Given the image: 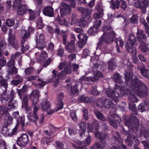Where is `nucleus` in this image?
<instances>
[{
	"mask_svg": "<svg viewBox=\"0 0 149 149\" xmlns=\"http://www.w3.org/2000/svg\"><path fill=\"white\" fill-rule=\"evenodd\" d=\"M129 90L130 92L129 94L128 99L129 103H136L138 100L135 95L139 96H143L147 93V86L138 78L135 77L129 85Z\"/></svg>",
	"mask_w": 149,
	"mask_h": 149,
	"instance_id": "obj_1",
	"label": "nucleus"
},
{
	"mask_svg": "<svg viewBox=\"0 0 149 149\" xmlns=\"http://www.w3.org/2000/svg\"><path fill=\"white\" fill-rule=\"evenodd\" d=\"M129 104L130 109L132 110L133 112L131 113V115L125 116L126 120L125 121V124L126 126L130 127L133 131H137L139 126V121L136 117L132 115L137 114L136 107L134 103H129Z\"/></svg>",
	"mask_w": 149,
	"mask_h": 149,
	"instance_id": "obj_2",
	"label": "nucleus"
},
{
	"mask_svg": "<svg viewBox=\"0 0 149 149\" xmlns=\"http://www.w3.org/2000/svg\"><path fill=\"white\" fill-rule=\"evenodd\" d=\"M17 92L19 98L22 100V107L27 109L28 107V96L24 94L26 92V89L23 87L21 89H17Z\"/></svg>",
	"mask_w": 149,
	"mask_h": 149,
	"instance_id": "obj_3",
	"label": "nucleus"
},
{
	"mask_svg": "<svg viewBox=\"0 0 149 149\" xmlns=\"http://www.w3.org/2000/svg\"><path fill=\"white\" fill-rule=\"evenodd\" d=\"M113 9L117 8L118 9L120 7V8L124 11H125L127 7L126 2L124 0H116L113 3L111 6Z\"/></svg>",
	"mask_w": 149,
	"mask_h": 149,
	"instance_id": "obj_4",
	"label": "nucleus"
},
{
	"mask_svg": "<svg viewBox=\"0 0 149 149\" xmlns=\"http://www.w3.org/2000/svg\"><path fill=\"white\" fill-rule=\"evenodd\" d=\"M112 135L116 145L113 146L110 149H120L121 147L119 145L122 143L123 141L122 138L120 137L118 132L117 131L113 132Z\"/></svg>",
	"mask_w": 149,
	"mask_h": 149,
	"instance_id": "obj_5",
	"label": "nucleus"
},
{
	"mask_svg": "<svg viewBox=\"0 0 149 149\" xmlns=\"http://www.w3.org/2000/svg\"><path fill=\"white\" fill-rule=\"evenodd\" d=\"M60 14L62 17L69 14L71 12L70 6L64 2L61 3L60 6Z\"/></svg>",
	"mask_w": 149,
	"mask_h": 149,
	"instance_id": "obj_6",
	"label": "nucleus"
},
{
	"mask_svg": "<svg viewBox=\"0 0 149 149\" xmlns=\"http://www.w3.org/2000/svg\"><path fill=\"white\" fill-rule=\"evenodd\" d=\"M129 88H128L118 86L115 88L114 92L117 96L122 97L124 95L128 94L130 93L131 91L129 90Z\"/></svg>",
	"mask_w": 149,
	"mask_h": 149,
	"instance_id": "obj_7",
	"label": "nucleus"
},
{
	"mask_svg": "<svg viewBox=\"0 0 149 149\" xmlns=\"http://www.w3.org/2000/svg\"><path fill=\"white\" fill-rule=\"evenodd\" d=\"M35 40L37 43L36 48L41 51L43 50L45 46V37L43 34H40L39 36L38 39L37 37L35 38Z\"/></svg>",
	"mask_w": 149,
	"mask_h": 149,
	"instance_id": "obj_8",
	"label": "nucleus"
},
{
	"mask_svg": "<svg viewBox=\"0 0 149 149\" xmlns=\"http://www.w3.org/2000/svg\"><path fill=\"white\" fill-rule=\"evenodd\" d=\"M29 141L28 135L26 134H23L18 138L17 142L18 146L22 147L26 145Z\"/></svg>",
	"mask_w": 149,
	"mask_h": 149,
	"instance_id": "obj_9",
	"label": "nucleus"
},
{
	"mask_svg": "<svg viewBox=\"0 0 149 149\" xmlns=\"http://www.w3.org/2000/svg\"><path fill=\"white\" fill-rule=\"evenodd\" d=\"M137 68L140 71V74L143 77L149 79V70L146 68L144 65H138Z\"/></svg>",
	"mask_w": 149,
	"mask_h": 149,
	"instance_id": "obj_10",
	"label": "nucleus"
},
{
	"mask_svg": "<svg viewBox=\"0 0 149 149\" xmlns=\"http://www.w3.org/2000/svg\"><path fill=\"white\" fill-rule=\"evenodd\" d=\"M39 91L38 90H35L32 92L29 96L32 103H36L39 102Z\"/></svg>",
	"mask_w": 149,
	"mask_h": 149,
	"instance_id": "obj_11",
	"label": "nucleus"
},
{
	"mask_svg": "<svg viewBox=\"0 0 149 149\" xmlns=\"http://www.w3.org/2000/svg\"><path fill=\"white\" fill-rule=\"evenodd\" d=\"M112 34L111 35L107 34L106 35H102L101 37V39L106 43H110L112 42L114 39L116 34L114 32H111Z\"/></svg>",
	"mask_w": 149,
	"mask_h": 149,
	"instance_id": "obj_12",
	"label": "nucleus"
},
{
	"mask_svg": "<svg viewBox=\"0 0 149 149\" xmlns=\"http://www.w3.org/2000/svg\"><path fill=\"white\" fill-rule=\"evenodd\" d=\"M130 72H127L126 74H124V75L126 83L127 84L130 81V84L132 81L135 78V77L137 78L135 76H133V69L132 66L130 67Z\"/></svg>",
	"mask_w": 149,
	"mask_h": 149,
	"instance_id": "obj_13",
	"label": "nucleus"
},
{
	"mask_svg": "<svg viewBox=\"0 0 149 149\" xmlns=\"http://www.w3.org/2000/svg\"><path fill=\"white\" fill-rule=\"evenodd\" d=\"M17 130V128L15 127L10 132H9V130L7 127L6 126H4L2 128L1 132L5 136H11L15 134Z\"/></svg>",
	"mask_w": 149,
	"mask_h": 149,
	"instance_id": "obj_14",
	"label": "nucleus"
},
{
	"mask_svg": "<svg viewBox=\"0 0 149 149\" xmlns=\"http://www.w3.org/2000/svg\"><path fill=\"white\" fill-rule=\"evenodd\" d=\"M137 39L134 35L131 33L129 36L127 40L125 46L128 47L129 46H134L136 43Z\"/></svg>",
	"mask_w": 149,
	"mask_h": 149,
	"instance_id": "obj_15",
	"label": "nucleus"
},
{
	"mask_svg": "<svg viewBox=\"0 0 149 149\" xmlns=\"http://www.w3.org/2000/svg\"><path fill=\"white\" fill-rule=\"evenodd\" d=\"M13 116L15 119H16L17 122V126L18 124L20 123L23 127L24 126L25 124L24 117L22 116L20 117L19 115V113L18 111H16L13 113Z\"/></svg>",
	"mask_w": 149,
	"mask_h": 149,
	"instance_id": "obj_16",
	"label": "nucleus"
},
{
	"mask_svg": "<svg viewBox=\"0 0 149 149\" xmlns=\"http://www.w3.org/2000/svg\"><path fill=\"white\" fill-rule=\"evenodd\" d=\"M72 69L70 64L68 63L65 68L64 70L58 73V76L61 78H63L64 76L71 72Z\"/></svg>",
	"mask_w": 149,
	"mask_h": 149,
	"instance_id": "obj_17",
	"label": "nucleus"
},
{
	"mask_svg": "<svg viewBox=\"0 0 149 149\" xmlns=\"http://www.w3.org/2000/svg\"><path fill=\"white\" fill-rule=\"evenodd\" d=\"M42 13L45 15L52 17L54 15V9L51 6H47L43 8Z\"/></svg>",
	"mask_w": 149,
	"mask_h": 149,
	"instance_id": "obj_18",
	"label": "nucleus"
},
{
	"mask_svg": "<svg viewBox=\"0 0 149 149\" xmlns=\"http://www.w3.org/2000/svg\"><path fill=\"white\" fill-rule=\"evenodd\" d=\"M65 49L69 53L75 52L76 49L74 43L72 41L68 42L65 46Z\"/></svg>",
	"mask_w": 149,
	"mask_h": 149,
	"instance_id": "obj_19",
	"label": "nucleus"
},
{
	"mask_svg": "<svg viewBox=\"0 0 149 149\" xmlns=\"http://www.w3.org/2000/svg\"><path fill=\"white\" fill-rule=\"evenodd\" d=\"M34 31V29L31 26H29L28 31L26 32L22 38V43L25 42L27 39L30 37L31 33Z\"/></svg>",
	"mask_w": 149,
	"mask_h": 149,
	"instance_id": "obj_20",
	"label": "nucleus"
},
{
	"mask_svg": "<svg viewBox=\"0 0 149 149\" xmlns=\"http://www.w3.org/2000/svg\"><path fill=\"white\" fill-rule=\"evenodd\" d=\"M52 73L53 74L54 77L50 80L48 82H54L53 85L54 86H56L57 85L59 82V78H61L59 77L58 74V77L57 76V72L55 70H53L52 71Z\"/></svg>",
	"mask_w": 149,
	"mask_h": 149,
	"instance_id": "obj_21",
	"label": "nucleus"
},
{
	"mask_svg": "<svg viewBox=\"0 0 149 149\" xmlns=\"http://www.w3.org/2000/svg\"><path fill=\"white\" fill-rule=\"evenodd\" d=\"M136 36L139 42H143V40H146V35L143 34V30H140L137 29Z\"/></svg>",
	"mask_w": 149,
	"mask_h": 149,
	"instance_id": "obj_22",
	"label": "nucleus"
},
{
	"mask_svg": "<svg viewBox=\"0 0 149 149\" xmlns=\"http://www.w3.org/2000/svg\"><path fill=\"white\" fill-rule=\"evenodd\" d=\"M27 117L29 120L37 124V120H38L39 118L37 113H29L28 114Z\"/></svg>",
	"mask_w": 149,
	"mask_h": 149,
	"instance_id": "obj_23",
	"label": "nucleus"
},
{
	"mask_svg": "<svg viewBox=\"0 0 149 149\" xmlns=\"http://www.w3.org/2000/svg\"><path fill=\"white\" fill-rule=\"evenodd\" d=\"M63 93H59L57 97L58 101L57 102V106L58 110H60L63 108V104L62 101L63 98Z\"/></svg>",
	"mask_w": 149,
	"mask_h": 149,
	"instance_id": "obj_24",
	"label": "nucleus"
},
{
	"mask_svg": "<svg viewBox=\"0 0 149 149\" xmlns=\"http://www.w3.org/2000/svg\"><path fill=\"white\" fill-rule=\"evenodd\" d=\"M27 10L25 5L22 4L18 6L17 9V13L18 15H22L24 14Z\"/></svg>",
	"mask_w": 149,
	"mask_h": 149,
	"instance_id": "obj_25",
	"label": "nucleus"
},
{
	"mask_svg": "<svg viewBox=\"0 0 149 149\" xmlns=\"http://www.w3.org/2000/svg\"><path fill=\"white\" fill-rule=\"evenodd\" d=\"M80 129V136L82 137L83 135L84 134L85 130L86 129V124L84 122H81L78 125Z\"/></svg>",
	"mask_w": 149,
	"mask_h": 149,
	"instance_id": "obj_26",
	"label": "nucleus"
},
{
	"mask_svg": "<svg viewBox=\"0 0 149 149\" xmlns=\"http://www.w3.org/2000/svg\"><path fill=\"white\" fill-rule=\"evenodd\" d=\"M140 132L141 135H143L149 142V130L143 127L141 128Z\"/></svg>",
	"mask_w": 149,
	"mask_h": 149,
	"instance_id": "obj_27",
	"label": "nucleus"
},
{
	"mask_svg": "<svg viewBox=\"0 0 149 149\" xmlns=\"http://www.w3.org/2000/svg\"><path fill=\"white\" fill-rule=\"evenodd\" d=\"M107 63L108 65V69L111 71L114 69L117 66L116 61L113 59H111Z\"/></svg>",
	"mask_w": 149,
	"mask_h": 149,
	"instance_id": "obj_28",
	"label": "nucleus"
},
{
	"mask_svg": "<svg viewBox=\"0 0 149 149\" xmlns=\"http://www.w3.org/2000/svg\"><path fill=\"white\" fill-rule=\"evenodd\" d=\"M41 108L42 110H47L49 109L51 107V105L49 102L48 101L47 99H45L43 101L41 104Z\"/></svg>",
	"mask_w": 149,
	"mask_h": 149,
	"instance_id": "obj_29",
	"label": "nucleus"
},
{
	"mask_svg": "<svg viewBox=\"0 0 149 149\" xmlns=\"http://www.w3.org/2000/svg\"><path fill=\"white\" fill-rule=\"evenodd\" d=\"M8 81L7 80L3 79L0 83L1 84L0 88L3 93L5 92L8 87Z\"/></svg>",
	"mask_w": 149,
	"mask_h": 149,
	"instance_id": "obj_30",
	"label": "nucleus"
},
{
	"mask_svg": "<svg viewBox=\"0 0 149 149\" xmlns=\"http://www.w3.org/2000/svg\"><path fill=\"white\" fill-rule=\"evenodd\" d=\"M113 78L114 81L116 83L121 84L124 83L122 80L121 76L118 73H116L113 75Z\"/></svg>",
	"mask_w": 149,
	"mask_h": 149,
	"instance_id": "obj_31",
	"label": "nucleus"
},
{
	"mask_svg": "<svg viewBox=\"0 0 149 149\" xmlns=\"http://www.w3.org/2000/svg\"><path fill=\"white\" fill-rule=\"evenodd\" d=\"M102 30L104 33L103 35H106L107 34H112L111 32H114L111 30V27L109 26H102Z\"/></svg>",
	"mask_w": 149,
	"mask_h": 149,
	"instance_id": "obj_32",
	"label": "nucleus"
},
{
	"mask_svg": "<svg viewBox=\"0 0 149 149\" xmlns=\"http://www.w3.org/2000/svg\"><path fill=\"white\" fill-rule=\"evenodd\" d=\"M92 10V9L91 8H84L82 15L86 16L88 20H91V18L90 15L91 13Z\"/></svg>",
	"mask_w": 149,
	"mask_h": 149,
	"instance_id": "obj_33",
	"label": "nucleus"
},
{
	"mask_svg": "<svg viewBox=\"0 0 149 149\" xmlns=\"http://www.w3.org/2000/svg\"><path fill=\"white\" fill-rule=\"evenodd\" d=\"M4 123L7 125H10L12 121L13 120V118L11 117L9 113L5 114L4 116Z\"/></svg>",
	"mask_w": 149,
	"mask_h": 149,
	"instance_id": "obj_34",
	"label": "nucleus"
},
{
	"mask_svg": "<svg viewBox=\"0 0 149 149\" xmlns=\"http://www.w3.org/2000/svg\"><path fill=\"white\" fill-rule=\"evenodd\" d=\"M13 31L10 29L9 31L8 41L9 43L12 45H13L15 42V37L12 35Z\"/></svg>",
	"mask_w": 149,
	"mask_h": 149,
	"instance_id": "obj_35",
	"label": "nucleus"
},
{
	"mask_svg": "<svg viewBox=\"0 0 149 149\" xmlns=\"http://www.w3.org/2000/svg\"><path fill=\"white\" fill-rule=\"evenodd\" d=\"M79 86V85H77V83H76L75 85L74 86H71L70 87V89L69 92V94L70 95L72 96L73 97L74 95L78 93V91L77 87Z\"/></svg>",
	"mask_w": 149,
	"mask_h": 149,
	"instance_id": "obj_36",
	"label": "nucleus"
},
{
	"mask_svg": "<svg viewBox=\"0 0 149 149\" xmlns=\"http://www.w3.org/2000/svg\"><path fill=\"white\" fill-rule=\"evenodd\" d=\"M94 113L98 119L104 121L105 118L103 114L99 111L95 110L94 111Z\"/></svg>",
	"mask_w": 149,
	"mask_h": 149,
	"instance_id": "obj_37",
	"label": "nucleus"
},
{
	"mask_svg": "<svg viewBox=\"0 0 149 149\" xmlns=\"http://www.w3.org/2000/svg\"><path fill=\"white\" fill-rule=\"evenodd\" d=\"M134 46H129L127 47L125 46V47L127 51L130 53H132L133 55H136V50L135 47H133Z\"/></svg>",
	"mask_w": 149,
	"mask_h": 149,
	"instance_id": "obj_38",
	"label": "nucleus"
},
{
	"mask_svg": "<svg viewBox=\"0 0 149 149\" xmlns=\"http://www.w3.org/2000/svg\"><path fill=\"white\" fill-rule=\"evenodd\" d=\"M106 93L107 96L111 99H114L115 96H116L114 91L111 89L107 91Z\"/></svg>",
	"mask_w": 149,
	"mask_h": 149,
	"instance_id": "obj_39",
	"label": "nucleus"
},
{
	"mask_svg": "<svg viewBox=\"0 0 149 149\" xmlns=\"http://www.w3.org/2000/svg\"><path fill=\"white\" fill-rule=\"evenodd\" d=\"M104 102V107L105 108L109 109L113 107V103L109 99L106 98Z\"/></svg>",
	"mask_w": 149,
	"mask_h": 149,
	"instance_id": "obj_40",
	"label": "nucleus"
},
{
	"mask_svg": "<svg viewBox=\"0 0 149 149\" xmlns=\"http://www.w3.org/2000/svg\"><path fill=\"white\" fill-rule=\"evenodd\" d=\"M104 137L102 138L99 142L102 149L104 148L108 144L106 142L105 139L108 137V136L106 134H104Z\"/></svg>",
	"mask_w": 149,
	"mask_h": 149,
	"instance_id": "obj_41",
	"label": "nucleus"
},
{
	"mask_svg": "<svg viewBox=\"0 0 149 149\" xmlns=\"http://www.w3.org/2000/svg\"><path fill=\"white\" fill-rule=\"evenodd\" d=\"M79 19L77 18V15L75 14H73L70 24L72 25H75L77 23H79Z\"/></svg>",
	"mask_w": 149,
	"mask_h": 149,
	"instance_id": "obj_42",
	"label": "nucleus"
},
{
	"mask_svg": "<svg viewBox=\"0 0 149 149\" xmlns=\"http://www.w3.org/2000/svg\"><path fill=\"white\" fill-rule=\"evenodd\" d=\"M87 17L86 18L82 17L79 19V26L81 27H84L87 24L88 22L86 20Z\"/></svg>",
	"mask_w": 149,
	"mask_h": 149,
	"instance_id": "obj_43",
	"label": "nucleus"
},
{
	"mask_svg": "<svg viewBox=\"0 0 149 149\" xmlns=\"http://www.w3.org/2000/svg\"><path fill=\"white\" fill-rule=\"evenodd\" d=\"M140 49L143 52L146 53L148 49L146 44L144 42H141L139 45Z\"/></svg>",
	"mask_w": 149,
	"mask_h": 149,
	"instance_id": "obj_44",
	"label": "nucleus"
},
{
	"mask_svg": "<svg viewBox=\"0 0 149 149\" xmlns=\"http://www.w3.org/2000/svg\"><path fill=\"white\" fill-rule=\"evenodd\" d=\"M94 78H96L97 80L95 82H97L98 81L99 79L100 78L103 77V75L102 74L100 71L97 70L96 72H93Z\"/></svg>",
	"mask_w": 149,
	"mask_h": 149,
	"instance_id": "obj_45",
	"label": "nucleus"
},
{
	"mask_svg": "<svg viewBox=\"0 0 149 149\" xmlns=\"http://www.w3.org/2000/svg\"><path fill=\"white\" fill-rule=\"evenodd\" d=\"M105 99V98H102L101 97L99 98L98 99L97 101V105L99 108H101L104 107Z\"/></svg>",
	"mask_w": 149,
	"mask_h": 149,
	"instance_id": "obj_46",
	"label": "nucleus"
},
{
	"mask_svg": "<svg viewBox=\"0 0 149 149\" xmlns=\"http://www.w3.org/2000/svg\"><path fill=\"white\" fill-rule=\"evenodd\" d=\"M98 31V29L94 27H91L88 30V34L92 35L96 34Z\"/></svg>",
	"mask_w": 149,
	"mask_h": 149,
	"instance_id": "obj_47",
	"label": "nucleus"
},
{
	"mask_svg": "<svg viewBox=\"0 0 149 149\" xmlns=\"http://www.w3.org/2000/svg\"><path fill=\"white\" fill-rule=\"evenodd\" d=\"M95 10L97 12L104 13L102 4L101 3L97 4L95 7Z\"/></svg>",
	"mask_w": 149,
	"mask_h": 149,
	"instance_id": "obj_48",
	"label": "nucleus"
},
{
	"mask_svg": "<svg viewBox=\"0 0 149 149\" xmlns=\"http://www.w3.org/2000/svg\"><path fill=\"white\" fill-rule=\"evenodd\" d=\"M25 3V1H22V0H15L13 2V7H17L19 6L22 4L23 5H25L24 3Z\"/></svg>",
	"mask_w": 149,
	"mask_h": 149,
	"instance_id": "obj_49",
	"label": "nucleus"
},
{
	"mask_svg": "<svg viewBox=\"0 0 149 149\" xmlns=\"http://www.w3.org/2000/svg\"><path fill=\"white\" fill-rule=\"evenodd\" d=\"M108 120L110 125L113 127L116 128L117 127L118 123L114 120V119L109 118Z\"/></svg>",
	"mask_w": 149,
	"mask_h": 149,
	"instance_id": "obj_50",
	"label": "nucleus"
},
{
	"mask_svg": "<svg viewBox=\"0 0 149 149\" xmlns=\"http://www.w3.org/2000/svg\"><path fill=\"white\" fill-rule=\"evenodd\" d=\"M79 40L84 41H87L88 37L86 34H84L83 33L79 34L77 36Z\"/></svg>",
	"mask_w": 149,
	"mask_h": 149,
	"instance_id": "obj_51",
	"label": "nucleus"
},
{
	"mask_svg": "<svg viewBox=\"0 0 149 149\" xmlns=\"http://www.w3.org/2000/svg\"><path fill=\"white\" fill-rule=\"evenodd\" d=\"M130 137L131 139H133L136 145H138L140 143V141L138 139L137 136L132 134H130L128 136V139Z\"/></svg>",
	"mask_w": 149,
	"mask_h": 149,
	"instance_id": "obj_52",
	"label": "nucleus"
},
{
	"mask_svg": "<svg viewBox=\"0 0 149 149\" xmlns=\"http://www.w3.org/2000/svg\"><path fill=\"white\" fill-rule=\"evenodd\" d=\"M37 25L38 28L41 29L44 26L42 23V18L39 17L37 20Z\"/></svg>",
	"mask_w": 149,
	"mask_h": 149,
	"instance_id": "obj_53",
	"label": "nucleus"
},
{
	"mask_svg": "<svg viewBox=\"0 0 149 149\" xmlns=\"http://www.w3.org/2000/svg\"><path fill=\"white\" fill-rule=\"evenodd\" d=\"M111 116L116 121H117L118 123H120L122 122V120L121 118L116 114H112L111 113Z\"/></svg>",
	"mask_w": 149,
	"mask_h": 149,
	"instance_id": "obj_54",
	"label": "nucleus"
},
{
	"mask_svg": "<svg viewBox=\"0 0 149 149\" xmlns=\"http://www.w3.org/2000/svg\"><path fill=\"white\" fill-rule=\"evenodd\" d=\"M115 42L116 44V46L122 47L124 45V42L120 38H118L115 39Z\"/></svg>",
	"mask_w": 149,
	"mask_h": 149,
	"instance_id": "obj_55",
	"label": "nucleus"
},
{
	"mask_svg": "<svg viewBox=\"0 0 149 149\" xmlns=\"http://www.w3.org/2000/svg\"><path fill=\"white\" fill-rule=\"evenodd\" d=\"M141 20L142 21V24L145 26V29L146 33L149 35V26L147 23L143 18H141Z\"/></svg>",
	"mask_w": 149,
	"mask_h": 149,
	"instance_id": "obj_56",
	"label": "nucleus"
},
{
	"mask_svg": "<svg viewBox=\"0 0 149 149\" xmlns=\"http://www.w3.org/2000/svg\"><path fill=\"white\" fill-rule=\"evenodd\" d=\"M82 111L84 119L86 120H88V114L87 109L86 108H84L82 109Z\"/></svg>",
	"mask_w": 149,
	"mask_h": 149,
	"instance_id": "obj_57",
	"label": "nucleus"
},
{
	"mask_svg": "<svg viewBox=\"0 0 149 149\" xmlns=\"http://www.w3.org/2000/svg\"><path fill=\"white\" fill-rule=\"evenodd\" d=\"M56 20L61 25H63L64 24H68L67 22L65 20V19H63V20L61 19L59 15L57 16Z\"/></svg>",
	"mask_w": 149,
	"mask_h": 149,
	"instance_id": "obj_58",
	"label": "nucleus"
},
{
	"mask_svg": "<svg viewBox=\"0 0 149 149\" xmlns=\"http://www.w3.org/2000/svg\"><path fill=\"white\" fill-rule=\"evenodd\" d=\"M33 67H30L25 70L24 72L26 75H29L33 73Z\"/></svg>",
	"mask_w": 149,
	"mask_h": 149,
	"instance_id": "obj_59",
	"label": "nucleus"
},
{
	"mask_svg": "<svg viewBox=\"0 0 149 149\" xmlns=\"http://www.w3.org/2000/svg\"><path fill=\"white\" fill-rule=\"evenodd\" d=\"M79 100L81 102L88 103L90 101V98L88 97L82 96L79 97Z\"/></svg>",
	"mask_w": 149,
	"mask_h": 149,
	"instance_id": "obj_60",
	"label": "nucleus"
},
{
	"mask_svg": "<svg viewBox=\"0 0 149 149\" xmlns=\"http://www.w3.org/2000/svg\"><path fill=\"white\" fill-rule=\"evenodd\" d=\"M138 110L141 112H143L147 110L146 109L145 104L141 103L138 107Z\"/></svg>",
	"mask_w": 149,
	"mask_h": 149,
	"instance_id": "obj_61",
	"label": "nucleus"
},
{
	"mask_svg": "<svg viewBox=\"0 0 149 149\" xmlns=\"http://www.w3.org/2000/svg\"><path fill=\"white\" fill-rule=\"evenodd\" d=\"M70 117L72 120L74 122H76L77 120V116L76 111H72L71 112L70 114Z\"/></svg>",
	"mask_w": 149,
	"mask_h": 149,
	"instance_id": "obj_62",
	"label": "nucleus"
},
{
	"mask_svg": "<svg viewBox=\"0 0 149 149\" xmlns=\"http://www.w3.org/2000/svg\"><path fill=\"white\" fill-rule=\"evenodd\" d=\"M137 18V16L136 15H134L130 19L129 21L131 23L134 24H136L138 22Z\"/></svg>",
	"mask_w": 149,
	"mask_h": 149,
	"instance_id": "obj_63",
	"label": "nucleus"
},
{
	"mask_svg": "<svg viewBox=\"0 0 149 149\" xmlns=\"http://www.w3.org/2000/svg\"><path fill=\"white\" fill-rule=\"evenodd\" d=\"M9 95L8 94L7 95L3 96L1 97V100L2 103L4 104L6 102L8 101L9 99Z\"/></svg>",
	"mask_w": 149,
	"mask_h": 149,
	"instance_id": "obj_64",
	"label": "nucleus"
}]
</instances>
